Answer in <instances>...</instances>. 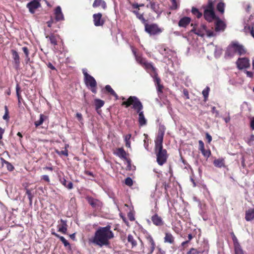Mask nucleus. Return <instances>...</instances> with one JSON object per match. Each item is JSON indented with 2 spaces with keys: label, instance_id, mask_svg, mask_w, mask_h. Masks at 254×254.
Here are the masks:
<instances>
[{
  "label": "nucleus",
  "instance_id": "nucleus-1",
  "mask_svg": "<svg viewBox=\"0 0 254 254\" xmlns=\"http://www.w3.org/2000/svg\"><path fill=\"white\" fill-rule=\"evenodd\" d=\"M114 237V233L111 230V226L99 227L95 232L94 236L89 239V243L100 247L109 245V240Z\"/></svg>",
  "mask_w": 254,
  "mask_h": 254
},
{
  "label": "nucleus",
  "instance_id": "nucleus-2",
  "mask_svg": "<svg viewBox=\"0 0 254 254\" xmlns=\"http://www.w3.org/2000/svg\"><path fill=\"white\" fill-rule=\"evenodd\" d=\"M122 106L126 108H128L132 105V108L138 114V124L139 126H143L147 124V120L145 119L143 110V106L136 96H130L126 101L122 102Z\"/></svg>",
  "mask_w": 254,
  "mask_h": 254
},
{
  "label": "nucleus",
  "instance_id": "nucleus-3",
  "mask_svg": "<svg viewBox=\"0 0 254 254\" xmlns=\"http://www.w3.org/2000/svg\"><path fill=\"white\" fill-rule=\"evenodd\" d=\"M247 53V49L237 41H233L228 46L225 53L226 57H233L237 54L240 56L245 55Z\"/></svg>",
  "mask_w": 254,
  "mask_h": 254
},
{
  "label": "nucleus",
  "instance_id": "nucleus-4",
  "mask_svg": "<svg viewBox=\"0 0 254 254\" xmlns=\"http://www.w3.org/2000/svg\"><path fill=\"white\" fill-rule=\"evenodd\" d=\"M203 7L204 8L203 16L206 21L211 22L218 17L215 15L214 4L211 0H208L207 4Z\"/></svg>",
  "mask_w": 254,
  "mask_h": 254
},
{
  "label": "nucleus",
  "instance_id": "nucleus-5",
  "mask_svg": "<svg viewBox=\"0 0 254 254\" xmlns=\"http://www.w3.org/2000/svg\"><path fill=\"white\" fill-rule=\"evenodd\" d=\"M82 72L84 75V82L86 86L89 88L92 93H96L97 92V82L95 78L89 75L85 69L82 70Z\"/></svg>",
  "mask_w": 254,
  "mask_h": 254
},
{
  "label": "nucleus",
  "instance_id": "nucleus-6",
  "mask_svg": "<svg viewBox=\"0 0 254 254\" xmlns=\"http://www.w3.org/2000/svg\"><path fill=\"white\" fill-rule=\"evenodd\" d=\"M154 151L156 155V161L159 165L162 166L166 163L168 158L167 151L163 147L154 148Z\"/></svg>",
  "mask_w": 254,
  "mask_h": 254
},
{
  "label": "nucleus",
  "instance_id": "nucleus-7",
  "mask_svg": "<svg viewBox=\"0 0 254 254\" xmlns=\"http://www.w3.org/2000/svg\"><path fill=\"white\" fill-rule=\"evenodd\" d=\"M163 30L156 23H147L144 26L145 31L150 36L159 35L163 32Z\"/></svg>",
  "mask_w": 254,
  "mask_h": 254
},
{
  "label": "nucleus",
  "instance_id": "nucleus-8",
  "mask_svg": "<svg viewBox=\"0 0 254 254\" xmlns=\"http://www.w3.org/2000/svg\"><path fill=\"white\" fill-rule=\"evenodd\" d=\"M236 64L237 68L240 70L250 68L251 66L250 60L246 57L238 58Z\"/></svg>",
  "mask_w": 254,
  "mask_h": 254
},
{
  "label": "nucleus",
  "instance_id": "nucleus-9",
  "mask_svg": "<svg viewBox=\"0 0 254 254\" xmlns=\"http://www.w3.org/2000/svg\"><path fill=\"white\" fill-rule=\"evenodd\" d=\"M40 1V0H33L27 4L26 7L31 13L34 14L35 10L41 6Z\"/></svg>",
  "mask_w": 254,
  "mask_h": 254
},
{
  "label": "nucleus",
  "instance_id": "nucleus-10",
  "mask_svg": "<svg viewBox=\"0 0 254 254\" xmlns=\"http://www.w3.org/2000/svg\"><path fill=\"white\" fill-rule=\"evenodd\" d=\"M93 21L95 26H102L105 22L104 18L102 17L101 13H95L93 15Z\"/></svg>",
  "mask_w": 254,
  "mask_h": 254
},
{
  "label": "nucleus",
  "instance_id": "nucleus-11",
  "mask_svg": "<svg viewBox=\"0 0 254 254\" xmlns=\"http://www.w3.org/2000/svg\"><path fill=\"white\" fill-rule=\"evenodd\" d=\"M151 220L153 224L157 227H161L165 224L162 218L156 213L151 216Z\"/></svg>",
  "mask_w": 254,
  "mask_h": 254
},
{
  "label": "nucleus",
  "instance_id": "nucleus-12",
  "mask_svg": "<svg viewBox=\"0 0 254 254\" xmlns=\"http://www.w3.org/2000/svg\"><path fill=\"white\" fill-rule=\"evenodd\" d=\"M87 200L88 203L94 208L98 209L102 207V203L98 199L92 197H87Z\"/></svg>",
  "mask_w": 254,
  "mask_h": 254
},
{
  "label": "nucleus",
  "instance_id": "nucleus-13",
  "mask_svg": "<svg viewBox=\"0 0 254 254\" xmlns=\"http://www.w3.org/2000/svg\"><path fill=\"white\" fill-rule=\"evenodd\" d=\"M199 150L201 151V153L204 157L208 158L211 154V152L210 149L205 150L204 147V144L202 140L198 141Z\"/></svg>",
  "mask_w": 254,
  "mask_h": 254
},
{
  "label": "nucleus",
  "instance_id": "nucleus-14",
  "mask_svg": "<svg viewBox=\"0 0 254 254\" xmlns=\"http://www.w3.org/2000/svg\"><path fill=\"white\" fill-rule=\"evenodd\" d=\"M215 30L216 32L224 31L226 28V24L221 20L219 17L215 19Z\"/></svg>",
  "mask_w": 254,
  "mask_h": 254
},
{
  "label": "nucleus",
  "instance_id": "nucleus-15",
  "mask_svg": "<svg viewBox=\"0 0 254 254\" xmlns=\"http://www.w3.org/2000/svg\"><path fill=\"white\" fill-rule=\"evenodd\" d=\"M154 81L155 85H156L157 91L158 94L162 93L164 86L162 84H161V79L158 77L157 74L155 75L154 77Z\"/></svg>",
  "mask_w": 254,
  "mask_h": 254
},
{
  "label": "nucleus",
  "instance_id": "nucleus-16",
  "mask_svg": "<svg viewBox=\"0 0 254 254\" xmlns=\"http://www.w3.org/2000/svg\"><path fill=\"white\" fill-rule=\"evenodd\" d=\"M54 19L56 21H59L63 19V14L62 8L60 6L56 7L54 10Z\"/></svg>",
  "mask_w": 254,
  "mask_h": 254
},
{
  "label": "nucleus",
  "instance_id": "nucleus-17",
  "mask_svg": "<svg viewBox=\"0 0 254 254\" xmlns=\"http://www.w3.org/2000/svg\"><path fill=\"white\" fill-rule=\"evenodd\" d=\"M175 237L170 232H165V237L164 238V242L171 245H173L175 243Z\"/></svg>",
  "mask_w": 254,
  "mask_h": 254
},
{
  "label": "nucleus",
  "instance_id": "nucleus-18",
  "mask_svg": "<svg viewBox=\"0 0 254 254\" xmlns=\"http://www.w3.org/2000/svg\"><path fill=\"white\" fill-rule=\"evenodd\" d=\"M191 18L185 16L181 18L178 22V25L181 27L186 28L190 22Z\"/></svg>",
  "mask_w": 254,
  "mask_h": 254
},
{
  "label": "nucleus",
  "instance_id": "nucleus-19",
  "mask_svg": "<svg viewBox=\"0 0 254 254\" xmlns=\"http://www.w3.org/2000/svg\"><path fill=\"white\" fill-rule=\"evenodd\" d=\"M164 135L161 133L157 134L156 138L155 140V148H157L163 147Z\"/></svg>",
  "mask_w": 254,
  "mask_h": 254
},
{
  "label": "nucleus",
  "instance_id": "nucleus-20",
  "mask_svg": "<svg viewBox=\"0 0 254 254\" xmlns=\"http://www.w3.org/2000/svg\"><path fill=\"white\" fill-rule=\"evenodd\" d=\"M92 6L94 8L101 6L102 9L105 10L107 8V4L104 0H94Z\"/></svg>",
  "mask_w": 254,
  "mask_h": 254
},
{
  "label": "nucleus",
  "instance_id": "nucleus-21",
  "mask_svg": "<svg viewBox=\"0 0 254 254\" xmlns=\"http://www.w3.org/2000/svg\"><path fill=\"white\" fill-rule=\"evenodd\" d=\"M146 238L150 247V252L152 253L154 251L156 246L155 243L153 240V238L150 235L146 236Z\"/></svg>",
  "mask_w": 254,
  "mask_h": 254
},
{
  "label": "nucleus",
  "instance_id": "nucleus-22",
  "mask_svg": "<svg viewBox=\"0 0 254 254\" xmlns=\"http://www.w3.org/2000/svg\"><path fill=\"white\" fill-rule=\"evenodd\" d=\"M114 154L121 158L127 159V153L122 147L117 148Z\"/></svg>",
  "mask_w": 254,
  "mask_h": 254
},
{
  "label": "nucleus",
  "instance_id": "nucleus-23",
  "mask_svg": "<svg viewBox=\"0 0 254 254\" xmlns=\"http://www.w3.org/2000/svg\"><path fill=\"white\" fill-rule=\"evenodd\" d=\"M245 219L247 221L254 219V208L249 209L246 211Z\"/></svg>",
  "mask_w": 254,
  "mask_h": 254
},
{
  "label": "nucleus",
  "instance_id": "nucleus-24",
  "mask_svg": "<svg viewBox=\"0 0 254 254\" xmlns=\"http://www.w3.org/2000/svg\"><path fill=\"white\" fill-rule=\"evenodd\" d=\"M230 234L232 236V239L234 244V251L242 248L240 243H239L238 239L237 238L234 232H231Z\"/></svg>",
  "mask_w": 254,
  "mask_h": 254
},
{
  "label": "nucleus",
  "instance_id": "nucleus-25",
  "mask_svg": "<svg viewBox=\"0 0 254 254\" xmlns=\"http://www.w3.org/2000/svg\"><path fill=\"white\" fill-rule=\"evenodd\" d=\"M13 59L16 67H18L20 64V58L18 53L14 50L12 51Z\"/></svg>",
  "mask_w": 254,
  "mask_h": 254
},
{
  "label": "nucleus",
  "instance_id": "nucleus-26",
  "mask_svg": "<svg viewBox=\"0 0 254 254\" xmlns=\"http://www.w3.org/2000/svg\"><path fill=\"white\" fill-rule=\"evenodd\" d=\"M132 52L135 57L136 61L141 65H143V64L146 62V60L144 58L142 57V56L137 55L136 52L135 50H132Z\"/></svg>",
  "mask_w": 254,
  "mask_h": 254
},
{
  "label": "nucleus",
  "instance_id": "nucleus-27",
  "mask_svg": "<svg viewBox=\"0 0 254 254\" xmlns=\"http://www.w3.org/2000/svg\"><path fill=\"white\" fill-rule=\"evenodd\" d=\"M214 165L218 168H221L225 166V161L223 158L215 159L213 161Z\"/></svg>",
  "mask_w": 254,
  "mask_h": 254
},
{
  "label": "nucleus",
  "instance_id": "nucleus-28",
  "mask_svg": "<svg viewBox=\"0 0 254 254\" xmlns=\"http://www.w3.org/2000/svg\"><path fill=\"white\" fill-rule=\"evenodd\" d=\"M150 8L157 14L159 12V4L154 1H150Z\"/></svg>",
  "mask_w": 254,
  "mask_h": 254
},
{
  "label": "nucleus",
  "instance_id": "nucleus-29",
  "mask_svg": "<svg viewBox=\"0 0 254 254\" xmlns=\"http://www.w3.org/2000/svg\"><path fill=\"white\" fill-rule=\"evenodd\" d=\"M206 26L204 25H201L200 27L197 29V32L196 35L203 37L205 35V32L206 31Z\"/></svg>",
  "mask_w": 254,
  "mask_h": 254
},
{
  "label": "nucleus",
  "instance_id": "nucleus-30",
  "mask_svg": "<svg viewBox=\"0 0 254 254\" xmlns=\"http://www.w3.org/2000/svg\"><path fill=\"white\" fill-rule=\"evenodd\" d=\"M94 103L95 106V109L96 110H98L102 107H103L105 104V102L103 100H102L99 99H96L94 100Z\"/></svg>",
  "mask_w": 254,
  "mask_h": 254
},
{
  "label": "nucleus",
  "instance_id": "nucleus-31",
  "mask_svg": "<svg viewBox=\"0 0 254 254\" xmlns=\"http://www.w3.org/2000/svg\"><path fill=\"white\" fill-rule=\"evenodd\" d=\"M1 163L3 165L4 164L6 165V168L8 170L11 171L14 169V167L13 165L8 161L5 160L3 158H0Z\"/></svg>",
  "mask_w": 254,
  "mask_h": 254
},
{
  "label": "nucleus",
  "instance_id": "nucleus-32",
  "mask_svg": "<svg viewBox=\"0 0 254 254\" xmlns=\"http://www.w3.org/2000/svg\"><path fill=\"white\" fill-rule=\"evenodd\" d=\"M191 13L194 16L196 17L197 18H200L202 15V13L200 12L197 8L194 7H192Z\"/></svg>",
  "mask_w": 254,
  "mask_h": 254
},
{
  "label": "nucleus",
  "instance_id": "nucleus-33",
  "mask_svg": "<svg viewBox=\"0 0 254 254\" xmlns=\"http://www.w3.org/2000/svg\"><path fill=\"white\" fill-rule=\"evenodd\" d=\"M225 6V3L222 1H220L217 5V6H216L217 10L218 11H219L221 13L223 14L224 12Z\"/></svg>",
  "mask_w": 254,
  "mask_h": 254
},
{
  "label": "nucleus",
  "instance_id": "nucleus-34",
  "mask_svg": "<svg viewBox=\"0 0 254 254\" xmlns=\"http://www.w3.org/2000/svg\"><path fill=\"white\" fill-rule=\"evenodd\" d=\"M127 241L128 242L131 243L132 245V248H133L134 247L137 245L136 240L134 239L133 237L130 234L128 235L127 236Z\"/></svg>",
  "mask_w": 254,
  "mask_h": 254
},
{
  "label": "nucleus",
  "instance_id": "nucleus-35",
  "mask_svg": "<svg viewBox=\"0 0 254 254\" xmlns=\"http://www.w3.org/2000/svg\"><path fill=\"white\" fill-rule=\"evenodd\" d=\"M20 87L19 85L17 84L16 86V96L18 98V104L20 105L21 103V100L22 99L21 96L20 95Z\"/></svg>",
  "mask_w": 254,
  "mask_h": 254
},
{
  "label": "nucleus",
  "instance_id": "nucleus-36",
  "mask_svg": "<svg viewBox=\"0 0 254 254\" xmlns=\"http://www.w3.org/2000/svg\"><path fill=\"white\" fill-rule=\"evenodd\" d=\"M142 66H144L146 69H151L153 71H155V68L153 66L152 64L147 62V61Z\"/></svg>",
  "mask_w": 254,
  "mask_h": 254
},
{
  "label": "nucleus",
  "instance_id": "nucleus-37",
  "mask_svg": "<svg viewBox=\"0 0 254 254\" xmlns=\"http://www.w3.org/2000/svg\"><path fill=\"white\" fill-rule=\"evenodd\" d=\"M210 88L209 87H206L202 92V95L204 98V101H206L207 100Z\"/></svg>",
  "mask_w": 254,
  "mask_h": 254
},
{
  "label": "nucleus",
  "instance_id": "nucleus-38",
  "mask_svg": "<svg viewBox=\"0 0 254 254\" xmlns=\"http://www.w3.org/2000/svg\"><path fill=\"white\" fill-rule=\"evenodd\" d=\"M46 118L43 115H40V119L38 121H37L35 122V125L36 127H38L40 125H42L44 121L45 118Z\"/></svg>",
  "mask_w": 254,
  "mask_h": 254
},
{
  "label": "nucleus",
  "instance_id": "nucleus-39",
  "mask_svg": "<svg viewBox=\"0 0 254 254\" xmlns=\"http://www.w3.org/2000/svg\"><path fill=\"white\" fill-rule=\"evenodd\" d=\"M105 89L108 93L110 94L111 95H112L115 92V91L112 89L111 86L109 85H106Z\"/></svg>",
  "mask_w": 254,
  "mask_h": 254
},
{
  "label": "nucleus",
  "instance_id": "nucleus-40",
  "mask_svg": "<svg viewBox=\"0 0 254 254\" xmlns=\"http://www.w3.org/2000/svg\"><path fill=\"white\" fill-rule=\"evenodd\" d=\"M136 17L141 21L142 23L143 24L144 26L147 23V20L144 17L143 13H141Z\"/></svg>",
  "mask_w": 254,
  "mask_h": 254
},
{
  "label": "nucleus",
  "instance_id": "nucleus-41",
  "mask_svg": "<svg viewBox=\"0 0 254 254\" xmlns=\"http://www.w3.org/2000/svg\"><path fill=\"white\" fill-rule=\"evenodd\" d=\"M125 184L128 186H131L133 185L132 180L130 177H127L125 179Z\"/></svg>",
  "mask_w": 254,
  "mask_h": 254
},
{
  "label": "nucleus",
  "instance_id": "nucleus-42",
  "mask_svg": "<svg viewBox=\"0 0 254 254\" xmlns=\"http://www.w3.org/2000/svg\"><path fill=\"white\" fill-rule=\"evenodd\" d=\"M26 193L28 195L30 203H31L33 195H32L31 190L29 189H26Z\"/></svg>",
  "mask_w": 254,
  "mask_h": 254
},
{
  "label": "nucleus",
  "instance_id": "nucleus-43",
  "mask_svg": "<svg viewBox=\"0 0 254 254\" xmlns=\"http://www.w3.org/2000/svg\"><path fill=\"white\" fill-rule=\"evenodd\" d=\"M200 252L194 248H191L187 254H199Z\"/></svg>",
  "mask_w": 254,
  "mask_h": 254
},
{
  "label": "nucleus",
  "instance_id": "nucleus-44",
  "mask_svg": "<svg viewBox=\"0 0 254 254\" xmlns=\"http://www.w3.org/2000/svg\"><path fill=\"white\" fill-rule=\"evenodd\" d=\"M172 5L170 7L172 10H175L178 8V4L176 0H171Z\"/></svg>",
  "mask_w": 254,
  "mask_h": 254
},
{
  "label": "nucleus",
  "instance_id": "nucleus-45",
  "mask_svg": "<svg viewBox=\"0 0 254 254\" xmlns=\"http://www.w3.org/2000/svg\"><path fill=\"white\" fill-rule=\"evenodd\" d=\"M165 129H166V128L164 126H163V125L160 126L159 130H158V134L162 133V135H164Z\"/></svg>",
  "mask_w": 254,
  "mask_h": 254
},
{
  "label": "nucleus",
  "instance_id": "nucleus-46",
  "mask_svg": "<svg viewBox=\"0 0 254 254\" xmlns=\"http://www.w3.org/2000/svg\"><path fill=\"white\" fill-rule=\"evenodd\" d=\"M4 109H5V114L3 116L2 118L4 120H7L9 118V116H8V110L7 106H5L4 107Z\"/></svg>",
  "mask_w": 254,
  "mask_h": 254
},
{
  "label": "nucleus",
  "instance_id": "nucleus-47",
  "mask_svg": "<svg viewBox=\"0 0 254 254\" xmlns=\"http://www.w3.org/2000/svg\"><path fill=\"white\" fill-rule=\"evenodd\" d=\"M244 72L246 74L247 77L253 78L254 76V72L251 71L245 70Z\"/></svg>",
  "mask_w": 254,
  "mask_h": 254
},
{
  "label": "nucleus",
  "instance_id": "nucleus-48",
  "mask_svg": "<svg viewBox=\"0 0 254 254\" xmlns=\"http://www.w3.org/2000/svg\"><path fill=\"white\" fill-rule=\"evenodd\" d=\"M22 49L23 52L24 53L26 58L29 59V51H28V48L26 47H22Z\"/></svg>",
  "mask_w": 254,
  "mask_h": 254
},
{
  "label": "nucleus",
  "instance_id": "nucleus-49",
  "mask_svg": "<svg viewBox=\"0 0 254 254\" xmlns=\"http://www.w3.org/2000/svg\"><path fill=\"white\" fill-rule=\"evenodd\" d=\"M75 117L79 122L82 123V122L83 121V118H82V115L81 113H77L76 114Z\"/></svg>",
  "mask_w": 254,
  "mask_h": 254
},
{
  "label": "nucleus",
  "instance_id": "nucleus-50",
  "mask_svg": "<svg viewBox=\"0 0 254 254\" xmlns=\"http://www.w3.org/2000/svg\"><path fill=\"white\" fill-rule=\"evenodd\" d=\"M62 224L58 227V232L64 233V221L61 219Z\"/></svg>",
  "mask_w": 254,
  "mask_h": 254
},
{
  "label": "nucleus",
  "instance_id": "nucleus-51",
  "mask_svg": "<svg viewBox=\"0 0 254 254\" xmlns=\"http://www.w3.org/2000/svg\"><path fill=\"white\" fill-rule=\"evenodd\" d=\"M211 112L213 114H215V117H217L219 115V111L216 110V107L213 106L211 108Z\"/></svg>",
  "mask_w": 254,
  "mask_h": 254
},
{
  "label": "nucleus",
  "instance_id": "nucleus-52",
  "mask_svg": "<svg viewBox=\"0 0 254 254\" xmlns=\"http://www.w3.org/2000/svg\"><path fill=\"white\" fill-rule=\"evenodd\" d=\"M50 42L53 45H56V40L53 36L49 37Z\"/></svg>",
  "mask_w": 254,
  "mask_h": 254
},
{
  "label": "nucleus",
  "instance_id": "nucleus-53",
  "mask_svg": "<svg viewBox=\"0 0 254 254\" xmlns=\"http://www.w3.org/2000/svg\"><path fill=\"white\" fill-rule=\"evenodd\" d=\"M235 254H245V252L242 248L234 251Z\"/></svg>",
  "mask_w": 254,
  "mask_h": 254
},
{
  "label": "nucleus",
  "instance_id": "nucleus-54",
  "mask_svg": "<svg viewBox=\"0 0 254 254\" xmlns=\"http://www.w3.org/2000/svg\"><path fill=\"white\" fill-rule=\"evenodd\" d=\"M206 33V34L207 35L208 37H212V36H214V32L212 31H210V30H207L206 29V31L205 32Z\"/></svg>",
  "mask_w": 254,
  "mask_h": 254
},
{
  "label": "nucleus",
  "instance_id": "nucleus-55",
  "mask_svg": "<svg viewBox=\"0 0 254 254\" xmlns=\"http://www.w3.org/2000/svg\"><path fill=\"white\" fill-rule=\"evenodd\" d=\"M129 3L132 6V7L134 9H136L138 10H139V7L138 4L137 3H131L130 1L129 2Z\"/></svg>",
  "mask_w": 254,
  "mask_h": 254
},
{
  "label": "nucleus",
  "instance_id": "nucleus-56",
  "mask_svg": "<svg viewBox=\"0 0 254 254\" xmlns=\"http://www.w3.org/2000/svg\"><path fill=\"white\" fill-rule=\"evenodd\" d=\"M206 138L207 140V142L208 143H210L212 141V137L208 133L206 132L205 134Z\"/></svg>",
  "mask_w": 254,
  "mask_h": 254
},
{
  "label": "nucleus",
  "instance_id": "nucleus-57",
  "mask_svg": "<svg viewBox=\"0 0 254 254\" xmlns=\"http://www.w3.org/2000/svg\"><path fill=\"white\" fill-rule=\"evenodd\" d=\"M52 234L56 236V237H59L61 241L64 243V237L60 236L58 234L53 231V230H52Z\"/></svg>",
  "mask_w": 254,
  "mask_h": 254
},
{
  "label": "nucleus",
  "instance_id": "nucleus-58",
  "mask_svg": "<svg viewBox=\"0 0 254 254\" xmlns=\"http://www.w3.org/2000/svg\"><path fill=\"white\" fill-rule=\"evenodd\" d=\"M55 19L52 18H51V20L47 22V24L49 27H51L52 24L55 22Z\"/></svg>",
  "mask_w": 254,
  "mask_h": 254
},
{
  "label": "nucleus",
  "instance_id": "nucleus-59",
  "mask_svg": "<svg viewBox=\"0 0 254 254\" xmlns=\"http://www.w3.org/2000/svg\"><path fill=\"white\" fill-rule=\"evenodd\" d=\"M250 127L253 130H254V117L252 118L251 119Z\"/></svg>",
  "mask_w": 254,
  "mask_h": 254
},
{
  "label": "nucleus",
  "instance_id": "nucleus-60",
  "mask_svg": "<svg viewBox=\"0 0 254 254\" xmlns=\"http://www.w3.org/2000/svg\"><path fill=\"white\" fill-rule=\"evenodd\" d=\"M183 93H184V95L186 97L187 99H189V98H190L189 97V93L187 89H184L183 90Z\"/></svg>",
  "mask_w": 254,
  "mask_h": 254
},
{
  "label": "nucleus",
  "instance_id": "nucleus-61",
  "mask_svg": "<svg viewBox=\"0 0 254 254\" xmlns=\"http://www.w3.org/2000/svg\"><path fill=\"white\" fill-rule=\"evenodd\" d=\"M42 179H43V180L47 182H50V179L48 175H43L42 176Z\"/></svg>",
  "mask_w": 254,
  "mask_h": 254
},
{
  "label": "nucleus",
  "instance_id": "nucleus-62",
  "mask_svg": "<svg viewBox=\"0 0 254 254\" xmlns=\"http://www.w3.org/2000/svg\"><path fill=\"white\" fill-rule=\"evenodd\" d=\"M131 134H128L126 135L125 137V141H129L130 138H131Z\"/></svg>",
  "mask_w": 254,
  "mask_h": 254
},
{
  "label": "nucleus",
  "instance_id": "nucleus-63",
  "mask_svg": "<svg viewBox=\"0 0 254 254\" xmlns=\"http://www.w3.org/2000/svg\"><path fill=\"white\" fill-rule=\"evenodd\" d=\"M132 12L136 15V17L141 14L139 13V10L138 9L132 10Z\"/></svg>",
  "mask_w": 254,
  "mask_h": 254
},
{
  "label": "nucleus",
  "instance_id": "nucleus-64",
  "mask_svg": "<svg viewBox=\"0 0 254 254\" xmlns=\"http://www.w3.org/2000/svg\"><path fill=\"white\" fill-rule=\"evenodd\" d=\"M249 29L250 30L251 35L254 38V29L253 27H249Z\"/></svg>",
  "mask_w": 254,
  "mask_h": 254
}]
</instances>
